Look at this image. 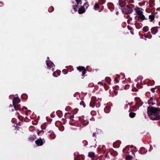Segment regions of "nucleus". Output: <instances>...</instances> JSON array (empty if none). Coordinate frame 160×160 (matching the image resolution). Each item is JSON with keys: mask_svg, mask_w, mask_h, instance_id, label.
Returning <instances> with one entry per match:
<instances>
[{"mask_svg": "<svg viewBox=\"0 0 160 160\" xmlns=\"http://www.w3.org/2000/svg\"><path fill=\"white\" fill-rule=\"evenodd\" d=\"M147 112L151 120H157L160 119V108L149 106L148 108Z\"/></svg>", "mask_w": 160, "mask_h": 160, "instance_id": "f257e3e1", "label": "nucleus"}, {"mask_svg": "<svg viewBox=\"0 0 160 160\" xmlns=\"http://www.w3.org/2000/svg\"><path fill=\"white\" fill-rule=\"evenodd\" d=\"M140 9H142L141 8L137 7L134 9L136 13L138 15V18L141 20V21H143L144 20H147L148 19L145 18V16L143 14V12L142 11L140 10Z\"/></svg>", "mask_w": 160, "mask_h": 160, "instance_id": "f03ea898", "label": "nucleus"}, {"mask_svg": "<svg viewBox=\"0 0 160 160\" xmlns=\"http://www.w3.org/2000/svg\"><path fill=\"white\" fill-rule=\"evenodd\" d=\"M123 13L126 14L131 13L133 12L132 8L128 6H126L124 8L121 9Z\"/></svg>", "mask_w": 160, "mask_h": 160, "instance_id": "7ed1b4c3", "label": "nucleus"}, {"mask_svg": "<svg viewBox=\"0 0 160 160\" xmlns=\"http://www.w3.org/2000/svg\"><path fill=\"white\" fill-rule=\"evenodd\" d=\"M124 1H123L122 0H119V5L122 8H124L126 6H125L126 4V1H127L128 3H132L133 2V0H124Z\"/></svg>", "mask_w": 160, "mask_h": 160, "instance_id": "20e7f679", "label": "nucleus"}, {"mask_svg": "<svg viewBox=\"0 0 160 160\" xmlns=\"http://www.w3.org/2000/svg\"><path fill=\"white\" fill-rule=\"evenodd\" d=\"M156 17L158 18V16L155 15L153 13H151V14L148 17L149 22L154 23V21Z\"/></svg>", "mask_w": 160, "mask_h": 160, "instance_id": "39448f33", "label": "nucleus"}, {"mask_svg": "<svg viewBox=\"0 0 160 160\" xmlns=\"http://www.w3.org/2000/svg\"><path fill=\"white\" fill-rule=\"evenodd\" d=\"M151 33L153 35L156 34L158 32L157 27H154L151 28L150 29Z\"/></svg>", "mask_w": 160, "mask_h": 160, "instance_id": "423d86ee", "label": "nucleus"}, {"mask_svg": "<svg viewBox=\"0 0 160 160\" xmlns=\"http://www.w3.org/2000/svg\"><path fill=\"white\" fill-rule=\"evenodd\" d=\"M64 117L66 118H69V119L73 120V118H74V115L73 114L71 115L69 113H66L64 115Z\"/></svg>", "mask_w": 160, "mask_h": 160, "instance_id": "0eeeda50", "label": "nucleus"}, {"mask_svg": "<svg viewBox=\"0 0 160 160\" xmlns=\"http://www.w3.org/2000/svg\"><path fill=\"white\" fill-rule=\"evenodd\" d=\"M20 102V99L18 97H14L12 100L13 105H15L19 103Z\"/></svg>", "mask_w": 160, "mask_h": 160, "instance_id": "6e6552de", "label": "nucleus"}, {"mask_svg": "<svg viewBox=\"0 0 160 160\" xmlns=\"http://www.w3.org/2000/svg\"><path fill=\"white\" fill-rule=\"evenodd\" d=\"M135 100L136 102V104L139 106H141L143 102H142L140 98L138 97H136L135 98Z\"/></svg>", "mask_w": 160, "mask_h": 160, "instance_id": "1a4fd4ad", "label": "nucleus"}, {"mask_svg": "<svg viewBox=\"0 0 160 160\" xmlns=\"http://www.w3.org/2000/svg\"><path fill=\"white\" fill-rule=\"evenodd\" d=\"M46 63L47 66L48 68L50 69L52 67H53V65L54 66L53 63L51 61L49 60L46 61Z\"/></svg>", "mask_w": 160, "mask_h": 160, "instance_id": "9d476101", "label": "nucleus"}, {"mask_svg": "<svg viewBox=\"0 0 160 160\" xmlns=\"http://www.w3.org/2000/svg\"><path fill=\"white\" fill-rule=\"evenodd\" d=\"M85 8L83 6H81L80 8H79L78 12L79 14H82L85 12Z\"/></svg>", "mask_w": 160, "mask_h": 160, "instance_id": "9b49d317", "label": "nucleus"}, {"mask_svg": "<svg viewBox=\"0 0 160 160\" xmlns=\"http://www.w3.org/2000/svg\"><path fill=\"white\" fill-rule=\"evenodd\" d=\"M109 9L111 11L114 9V7L113 4L112 3H108V4Z\"/></svg>", "mask_w": 160, "mask_h": 160, "instance_id": "f8f14e48", "label": "nucleus"}, {"mask_svg": "<svg viewBox=\"0 0 160 160\" xmlns=\"http://www.w3.org/2000/svg\"><path fill=\"white\" fill-rule=\"evenodd\" d=\"M144 36L145 38L149 39H151L152 38V35L151 34L150 32H148L146 34H144Z\"/></svg>", "mask_w": 160, "mask_h": 160, "instance_id": "ddd939ff", "label": "nucleus"}, {"mask_svg": "<svg viewBox=\"0 0 160 160\" xmlns=\"http://www.w3.org/2000/svg\"><path fill=\"white\" fill-rule=\"evenodd\" d=\"M111 107L109 106H106L104 109L105 112L106 113H108L110 110L111 109Z\"/></svg>", "mask_w": 160, "mask_h": 160, "instance_id": "4468645a", "label": "nucleus"}, {"mask_svg": "<svg viewBox=\"0 0 160 160\" xmlns=\"http://www.w3.org/2000/svg\"><path fill=\"white\" fill-rule=\"evenodd\" d=\"M36 143L38 146H40L42 145L43 142L42 140L38 139L35 142Z\"/></svg>", "mask_w": 160, "mask_h": 160, "instance_id": "2eb2a0df", "label": "nucleus"}, {"mask_svg": "<svg viewBox=\"0 0 160 160\" xmlns=\"http://www.w3.org/2000/svg\"><path fill=\"white\" fill-rule=\"evenodd\" d=\"M131 107V108L130 109V111L135 112L137 110V108L136 105L133 106Z\"/></svg>", "mask_w": 160, "mask_h": 160, "instance_id": "dca6fc26", "label": "nucleus"}, {"mask_svg": "<svg viewBox=\"0 0 160 160\" xmlns=\"http://www.w3.org/2000/svg\"><path fill=\"white\" fill-rule=\"evenodd\" d=\"M86 68L83 66H79L77 67V69L80 72L82 71Z\"/></svg>", "mask_w": 160, "mask_h": 160, "instance_id": "f3484780", "label": "nucleus"}, {"mask_svg": "<svg viewBox=\"0 0 160 160\" xmlns=\"http://www.w3.org/2000/svg\"><path fill=\"white\" fill-rule=\"evenodd\" d=\"M14 107V108H15V110H20V104H16L15 105H13Z\"/></svg>", "mask_w": 160, "mask_h": 160, "instance_id": "a211bd4d", "label": "nucleus"}, {"mask_svg": "<svg viewBox=\"0 0 160 160\" xmlns=\"http://www.w3.org/2000/svg\"><path fill=\"white\" fill-rule=\"evenodd\" d=\"M95 104H96L95 101L94 100H92L90 103V106L92 107V108H93L94 107Z\"/></svg>", "mask_w": 160, "mask_h": 160, "instance_id": "6ab92c4d", "label": "nucleus"}, {"mask_svg": "<svg viewBox=\"0 0 160 160\" xmlns=\"http://www.w3.org/2000/svg\"><path fill=\"white\" fill-rule=\"evenodd\" d=\"M56 114L59 118H61L62 115V112L60 110H58L56 112Z\"/></svg>", "mask_w": 160, "mask_h": 160, "instance_id": "aec40b11", "label": "nucleus"}, {"mask_svg": "<svg viewBox=\"0 0 160 160\" xmlns=\"http://www.w3.org/2000/svg\"><path fill=\"white\" fill-rule=\"evenodd\" d=\"M21 122H18V123H16V126H15V124L14 125L16 128L18 129L17 130H18L19 128H21L20 126H21V124H20V123Z\"/></svg>", "mask_w": 160, "mask_h": 160, "instance_id": "412c9836", "label": "nucleus"}, {"mask_svg": "<svg viewBox=\"0 0 160 160\" xmlns=\"http://www.w3.org/2000/svg\"><path fill=\"white\" fill-rule=\"evenodd\" d=\"M87 72V69L86 68L84 70H83L82 72V78H84L86 76V74ZM87 75H86L87 76Z\"/></svg>", "mask_w": 160, "mask_h": 160, "instance_id": "4be33fe9", "label": "nucleus"}, {"mask_svg": "<svg viewBox=\"0 0 160 160\" xmlns=\"http://www.w3.org/2000/svg\"><path fill=\"white\" fill-rule=\"evenodd\" d=\"M98 84H101V85H102V86H104V87L105 88L106 90L108 89V86H106H106H105L106 84L105 83H103V82H99L98 83Z\"/></svg>", "mask_w": 160, "mask_h": 160, "instance_id": "5701e85b", "label": "nucleus"}, {"mask_svg": "<svg viewBox=\"0 0 160 160\" xmlns=\"http://www.w3.org/2000/svg\"><path fill=\"white\" fill-rule=\"evenodd\" d=\"M136 114V113L132 112L129 113V116L131 118H133L135 116Z\"/></svg>", "mask_w": 160, "mask_h": 160, "instance_id": "b1692460", "label": "nucleus"}, {"mask_svg": "<svg viewBox=\"0 0 160 160\" xmlns=\"http://www.w3.org/2000/svg\"><path fill=\"white\" fill-rule=\"evenodd\" d=\"M142 30L145 32H147L149 30V28L147 26L144 27L142 28Z\"/></svg>", "mask_w": 160, "mask_h": 160, "instance_id": "393cba45", "label": "nucleus"}, {"mask_svg": "<svg viewBox=\"0 0 160 160\" xmlns=\"http://www.w3.org/2000/svg\"><path fill=\"white\" fill-rule=\"evenodd\" d=\"M105 80L107 83L109 84H110V82L111 80L110 78L108 77H107L105 78Z\"/></svg>", "mask_w": 160, "mask_h": 160, "instance_id": "a878e982", "label": "nucleus"}, {"mask_svg": "<svg viewBox=\"0 0 160 160\" xmlns=\"http://www.w3.org/2000/svg\"><path fill=\"white\" fill-rule=\"evenodd\" d=\"M41 128L42 130L45 129L47 127V124L46 123H44L41 125Z\"/></svg>", "mask_w": 160, "mask_h": 160, "instance_id": "bb28decb", "label": "nucleus"}, {"mask_svg": "<svg viewBox=\"0 0 160 160\" xmlns=\"http://www.w3.org/2000/svg\"><path fill=\"white\" fill-rule=\"evenodd\" d=\"M94 9L96 10H99V6L98 4L97 3L94 6Z\"/></svg>", "mask_w": 160, "mask_h": 160, "instance_id": "cd10ccee", "label": "nucleus"}, {"mask_svg": "<svg viewBox=\"0 0 160 160\" xmlns=\"http://www.w3.org/2000/svg\"><path fill=\"white\" fill-rule=\"evenodd\" d=\"M54 10V8L52 6H51L48 9V11L49 12H51L53 11Z\"/></svg>", "mask_w": 160, "mask_h": 160, "instance_id": "c85d7f7f", "label": "nucleus"}, {"mask_svg": "<svg viewBox=\"0 0 160 160\" xmlns=\"http://www.w3.org/2000/svg\"><path fill=\"white\" fill-rule=\"evenodd\" d=\"M135 25L137 28L139 29L141 27L140 24L138 22H137L135 23Z\"/></svg>", "mask_w": 160, "mask_h": 160, "instance_id": "c756f323", "label": "nucleus"}, {"mask_svg": "<svg viewBox=\"0 0 160 160\" xmlns=\"http://www.w3.org/2000/svg\"><path fill=\"white\" fill-rule=\"evenodd\" d=\"M155 100V98L154 97H151L150 98L149 100H150V102H151L152 105H154V103L152 102L153 100Z\"/></svg>", "mask_w": 160, "mask_h": 160, "instance_id": "7c9ffc66", "label": "nucleus"}, {"mask_svg": "<svg viewBox=\"0 0 160 160\" xmlns=\"http://www.w3.org/2000/svg\"><path fill=\"white\" fill-rule=\"evenodd\" d=\"M22 98L24 99H26L28 98V96L26 94H23L22 95Z\"/></svg>", "mask_w": 160, "mask_h": 160, "instance_id": "2f4dec72", "label": "nucleus"}, {"mask_svg": "<svg viewBox=\"0 0 160 160\" xmlns=\"http://www.w3.org/2000/svg\"><path fill=\"white\" fill-rule=\"evenodd\" d=\"M80 104L81 106H82L83 108L85 107V105L84 102L83 101H82L80 103Z\"/></svg>", "mask_w": 160, "mask_h": 160, "instance_id": "473e14b6", "label": "nucleus"}, {"mask_svg": "<svg viewBox=\"0 0 160 160\" xmlns=\"http://www.w3.org/2000/svg\"><path fill=\"white\" fill-rule=\"evenodd\" d=\"M136 86L137 88H142V86L141 84H139L138 83L136 85Z\"/></svg>", "mask_w": 160, "mask_h": 160, "instance_id": "72a5a7b5", "label": "nucleus"}, {"mask_svg": "<svg viewBox=\"0 0 160 160\" xmlns=\"http://www.w3.org/2000/svg\"><path fill=\"white\" fill-rule=\"evenodd\" d=\"M88 156L90 157H93L94 156V153L93 152L89 153Z\"/></svg>", "mask_w": 160, "mask_h": 160, "instance_id": "f704fd0d", "label": "nucleus"}, {"mask_svg": "<svg viewBox=\"0 0 160 160\" xmlns=\"http://www.w3.org/2000/svg\"><path fill=\"white\" fill-rule=\"evenodd\" d=\"M76 1L77 3V5H81L82 3V0H76Z\"/></svg>", "mask_w": 160, "mask_h": 160, "instance_id": "c9c22d12", "label": "nucleus"}, {"mask_svg": "<svg viewBox=\"0 0 160 160\" xmlns=\"http://www.w3.org/2000/svg\"><path fill=\"white\" fill-rule=\"evenodd\" d=\"M126 159L127 160H131L132 159V157L128 155L126 157Z\"/></svg>", "mask_w": 160, "mask_h": 160, "instance_id": "e433bc0d", "label": "nucleus"}, {"mask_svg": "<svg viewBox=\"0 0 160 160\" xmlns=\"http://www.w3.org/2000/svg\"><path fill=\"white\" fill-rule=\"evenodd\" d=\"M89 5L88 4V2H85V3H84L83 6L84 7V8L86 7V8L87 9Z\"/></svg>", "mask_w": 160, "mask_h": 160, "instance_id": "4c0bfd02", "label": "nucleus"}, {"mask_svg": "<svg viewBox=\"0 0 160 160\" xmlns=\"http://www.w3.org/2000/svg\"><path fill=\"white\" fill-rule=\"evenodd\" d=\"M113 88L115 90H117L119 89V87L118 85H116L115 86L113 87Z\"/></svg>", "mask_w": 160, "mask_h": 160, "instance_id": "58836bf2", "label": "nucleus"}, {"mask_svg": "<svg viewBox=\"0 0 160 160\" xmlns=\"http://www.w3.org/2000/svg\"><path fill=\"white\" fill-rule=\"evenodd\" d=\"M73 8L75 12L77 11V5H73Z\"/></svg>", "mask_w": 160, "mask_h": 160, "instance_id": "ea45409f", "label": "nucleus"}, {"mask_svg": "<svg viewBox=\"0 0 160 160\" xmlns=\"http://www.w3.org/2000/svg\"><path fill=\"white\" fill-rule=\"evenodd\" d=\"M91 114L92 116L95 115L96 114V112L95 111H92L91 112Z\"/></svg>", "mask_w": 160, "mask_h": 160, "instance_id": "a19ab883", "label": "nucleus"}, {"mask_svg": "<svg viewBox=\"0 0 160 160\" xmlns=\"http://www.w3.org/2000/svg\"><path fill=\"white\" fill-rule=\"evenodd\" d=\"M62 72L64 74H67L68 73V71L66 69H63L62 70Z\"/></svg>", "mask_w": 160, "mask_h": 160, "instance_id": "79ce46f5", "label": "nucleus"}, {"mask_svg": "<svg viewBox=\"0 0 160 160\" xmlns=\"http://www.w3.org/2000/svg\"><path fill=\"white\" fill-rule=\"evenodd\" d=\"M118 92L116 91L115 90H113V92L112 93V95H117L118 94Z\"/></svg>", "mask_w": 160, "mask_h": 160, "instance_id": "37998d69", "label": "nucleus"}, {"mask_svg": "<svg viewBox=\"0 0 160 160\" xmlns=\"http://www.w3.org/2000/svg\"><path fill=\"white\" fill-rule=\"evenodd\" d=\"M129 86H130V85H128V84L126 85L124 87V88L125 90L129 88Z\"/></svg>", "mask_w": 160, "mask_h": 160, "instance_id": "c03bdc74", "label": "nucleus"}, {"mask_svg": "<svg viewBox=\"0 0 160 160\" xmlns=\"http://www.w3.org/2000/svg\"><path fill=\"white\" fill-rule=\"evenodd\" d=\"M138 89H136L135 88H132V91L133 92H138Z\"/></svg>", "mask_w": 160, "mask_h": 160, "instance_id": "a18cd8bd", "label": "nucleus"}, {"mask_svg": "<svg viewBox=\"0 0 160 160\" xmlns=\"http://www.w3.org/2000/svg\"><path fill=\"white\" fill-rule=\"evenodd\" d=\"M105 0H100L101 4H103L105 3Z\"/></svg>", "mask_w": 160, "mask_h": 160, "instance_id": "49530a36", "label": "nucleus"}, {"mask_svg": "<svg viewBox=\"0 0 160 160\" xmlns=\"http://www.w3.org/2000/svg\"><path fill=\"white\" fill-rule=\"evenodd\" d=\"M18 118L20 120H23V118L22 117H21V116H18Z\"/></svg>", "mask_w": 160, "mask_h": 160, "instance_id": "de8ad7c7", "label": "nucleus"}, {"mask_svg": "<svg viewBox=\"0 0 160 160\" xmlns=\"http://www.w3.org/2000/svg\"><path fill=\"white\" fill-rule=\"evenodd\" d=\"M100 106V103H98L96 105V107H97V108H98V107H99Z\"/></svg>", "mask_w": 160, "mask_h": 160, "instance_id": "09e8293b", "label": "nucleus"}, {"mask_svg": "<svg viewBox=\"0 0 160 160\" xmlns=\"http://www.w3.org/2000/svg\"><path fill=\"white\" fill-rule=\"evenodd\" d=\"M154 90H155L154 88H152L151 89V91L153 93H154L155 92Z\"/></svg>", "mask_w": 160, "mask_h": 160, "instance_id": "8fccbe9b", "label": "nucleus"}, {"mask_svg": "<svg viewBox=\"0 0 160 160\" xmlns=\"http://www.w3.org/2000/svg\"><path fill=\"white\" fill-rule=\"evenodd\" d=\"M62 121L65 124L66 123V119H65L64 118H62Z\"/></svg>", "mask_w": 160, "mask_h": 160, "instance_id": "3c124183", "label": "nucleus"}, {"mask_svg": "<svg viewBox=\"0 0 160 160\" xmlns=\"http://www.w3.org/2000/svg\"><path fill=\"white\" fill-rule=\"evenodd\" d=\"M115 80L117 83H118L119 82L118 80V79L117 78H115Z\"/></svg>", "mask_w": 160, "mask_h": 160, "instance_id": "603ef678", "label": "nucleus"}, {"mask_svg": "<svg viewBox=\"0 0 160 160\" xmlns=\"http://www.w3.org/2000/svg\"><path fill=\"white\" fill-rule=\"evenodd\" d=\"M130 7H132V8L134 7V5L133 4H130V6H129Z\"/></svg>", "mask_w": 160, "mask_h": 160, "instance_id": "864d4df0", "label": "nucleus"}, {"mask_svg": "<svg viewBox=\"0 0 160 160\" xmlns=\"http://www.w3.org/2000/svg\"><path fill=\"white\" fill-rule=\"evenodd\" d=\"M15 120H16V119L13 118L12 119V122H14V121H15Z\"/></svg>", "mask_w": 160, "mask_h": 160, "instance_id": "5fc2aeb1", "label": "nucleus"}, {"mask_svg": "<svg viewBox=\"0 0 160 160\" xmlns=\"http://www.w3.org/2000/svg\"><path fill=\"white\" fill-rule=\"evenodd\" d=\"M116 14L117 15H118L119 14V12L118 11H117L116 12Z\"/></svg>", "mask_w": 160, "mask_h": 160, "instance_id": "6e6d98bb", "label": "nucleus"}, {"mask_svg": "<svg viewBox=\"0 0 160 160\" xmlns=\"http://www.w3.org/2000/svg\"><path fill=\"white\" fill-rule=\"evenodd\" d=\"M22 109H27V108L25 107H23L22 108Z\"/></svg>", "mask_w": 160, "mask_h": 160, "instance_id": "4d7b16f0", "label": "nucleus"}, {"mask_svg": "<svg viewBox=\"0 0 160 160\" xmlns=\"http://www.w3.org/2000/svg\"><path fill=\"white\" fill-rule=\"evenodd\" d=\"M82 125H84V126H85V125H86V123H82Z\"/></svg>", "mask_w": 160, "mask_h": 160, "instance_id": "13d9d810", "label": "nucleus"}, {"mask_svg": "<svg viewBox=\"0 0 160 160\" xmlns=\"http://www.w3.org/2000/svg\"><path fill=\"white\" fill-rule=\"evenodd\" d=\"M62 128L61 129H64V127L63 126H62Z\"/></svg>", "mask_w": 160, "mask_h": 160, "instance_id": "bf43d9fd", "label": "nucleus"}, {"mask_svg": "<svg viewBox=\"0 0 160 160\" xmlns=\"http://www.w3.org/2000/svg\"><path fill=\"white\" fill-rule=\"evenodd\" d=\"M128 17H129V16H128ZM129 19H132L130 17H129Z\"/></svg>", "mask_w": 160, "mask_h": 160, "instance_id": "052dcab7", "label": "nucleus"}, {"mask_svg": "<svg viewBox=\"0 0 160 160\" xmlns=\"http://www.w3.org/2000/svg\"><path fill=\"white\" fill-rule=\"evenodd\" d=\"M76 5H77V8H78L79 7V5H77V4Z\"/></svg>", "mask_w": 160, "mask_h": 160, "instance_id": "680f3d73", "label": "nucleus"}, {"mask_svg": "<svg viewBox=\"0 0 160 160\" xmlns=\"http://www.w3.org/2000/svg\"><path fill=\"white\" fill-rule=\"evenodd\" d=\"M145 2L144 1V2H143V5H145Z\"/></svg>", "mask_w": 160, "mask_h": 160, "instance_id": "e2e57ef3", "label": "nucleus"}, {"mask_svg": "<svg viewBox=\"0 0 160 160\" xmlns=\"http://www.w3.org/2000/svg\"><path fill=\"white\" fill-rule=\"evenodd\" d=\"M159 26H160V22H159Z\"/></svg>", "mask_w": 160, "mask_h": 160, "instance_id": "0e129e2a", "label": "nucleus"}, {"mask_svg": "<svg viewBox=\"0 0 160 160\" xmlns=\"http://www.w3.org/2000/svg\"><path fill=\"white\" fill-rule=\"evenodd\" d=\"M47 58H48V59H49V58L48 57Z\"/></svg>", "mask_w": 160, "mask_h": 160, "instance_id": "69168bd1", "label": "nucleus"}, {"mask_svg": "<svg viewBox=\"0 0 160 160\" xmlns=\"http://www.w3.org/2000/svg\"><path fill=\"white\" fill-rule=\"evenodd\" d=\"M17 113L18 114V115H19V113H18L17 112Z\"/></svg>", "mask_w": 160, "mask_h": 160, "instance_id": "338daca9", "label": "nucleus"}, {"mask_svg": "<svg viewBox=\"0 0 160 160\" xmlns=\"http://www.w3.org/2000/svg\"><path fill=\"white\" fill-rule=\"evenodd\" d=\"M52 71H53V68H52Z\"/></svg>", "mask_w": 160, "mask_h": 160, "instance_id": "774afa93", "label": "nucleus"}]
</instances>
